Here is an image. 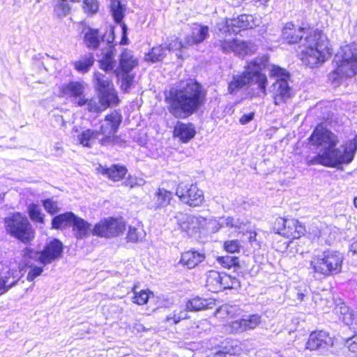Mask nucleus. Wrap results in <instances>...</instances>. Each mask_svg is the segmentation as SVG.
Returning <instances> with one entry per match:
<instances>
[{"label": "nucleus", "mask_w": 357, "mask_h": 357, "mask_svg": "<svg viewBox=\"0 0 357 357\" xmlns=\"http://www.w3.org/2000/svg\"><path fill=\"white\" fill-rule=\"evenodd\" d=\"M305 296V294L303 292H298L297 294V299L300 301H303Z\"/></svg>", "instance_id": "obj_63"}, {"label": "nucleus", "mask_w": 357, "mask_h": 357, "mask_svg": "<svg viewBox=\"0 0 357 357\" xmlns=\"http://www.w3.org/2000/svg\"><path fill=\"white\" fill-rule=\"evenodd\" d=\"M306 33L305 29L300 26H296L294 24L289 22L286 24L282 31V36L288 43H296L303 39Z\"/></svg>", "instance_id": "obj_24"}, {"label": "nucleus", "mask_w": 357, "mask_h": 357, "mask_svg": "<svg viewBox=\"0 0 357 357\" xmlns=\"http://www.w3.org/2000/svg\"><path fill=\"white\" fill-rule=\"evenodd\" d=\"M82 8L87 15H93L98 12L99 4L97 0H84Z\"/></svg>", "instance_id": "obj_48"}, {"label": "nucleus", "mask_w": 357, "mask_h": 357, "mask_svg": "<svg viewBox=\"0 0 357 357\" xmlns=\"http://www.w3.org/2000/svg\"><path fill=\"white\" fill-rule=\"evenodd\" d=\"M126 229L125 225L116 219L109 218L96 223L91 234L102 238H112L121 234Z\"/></svg>", "instance_id": "obj_13"}, {"label": "nucleus", "mask_w": 357, "mask_h": 357, "mask_svg": "<svg viewBox=\"0 0 357 357\" xmlns=\"http://www.w3.org/2000/svg\"><path fill=\"white\" fill-rule=\"evenodd\" d=\"M102 40V36L100 34L98 29H89L84 35V43L86 45L92 49L97 48L100 41Z\"/></svg>", "instance_id": "obj_36"}, {"label": "nucleus", "mask_w": 357, "mask_h": 357, "mask_svg": "<svg viewBox=\"0 0 357 357\" xmlns=\"http://www.w3.org/2000/svg\"><path fill=\"white\" fill-rule=\"evenodd\" d=\"M204 254L190 250L182 254L180 263L186 266L188 268H192L204 261Z\"/></svg>", "instance_id": "obj_28"}, {"label": "nucleus", "mask_w": 357, "mask_h": 357, "mask_svg": "<svg viewBox=\"0 0 357 357\" xmlns=\"http://www.w3.org/2000/svg\"><path fill=\"white\" fill-rule=\"evenodd\" d=\"M204 100L202 86L192 79L181 82L165 93L168 110L176 118H185L192 114Z\"/></svg>", "instance_id": "obj_2"}, {"label": "nucleus", "mask_w": 357, "mask_h": 357, "mask_svg": "<svg viewBox=\"0 0 357 357\" xmlns=\"http://www.w3.org/2000/svg\"><path fill=\"white\" fill-rule=\"evenodd\" d=\"M230 307L228 305H223L220 306L216 311L215 315L218 316L220 314H229Z\"/></svg>", "instance_id": "obj_59"}, {"label": "nucleus", "mask_w": 357, "mask_h": 357, "mask_svg": "<svg viewBox=\"0 0 357 357\" xmlns=\"http://www.w3.org/2000/svg\"><path fill=\"white\" fill-rule=\"evenodd\" d=\"M218 262L222 265V267L226 268H231L232 267H235L238 266V259L236 257L231 256H224V257H218L217 258Z\"/></svg>", "instance_id": "obj_47"}, {"label": "nucleus", "mask_w": 357, "mask_h": 357, "mask_svg": "<svg viewBox=\"0 0 357 357\" xmlns=\"http://www.w3.org/2000/svg\"><path fill=\"white\" fill-rule=\"evenodd\" d=\"M62 252V243L57 239H54L47 243L42 252L34 251L29 248L24 250V256L25 261L27 259H33V261L47 265L60 258Z\"/></svg>", "instance_id": "obj_9"}, {"label": "nucleus", "mask_w": 357, "mask_h": 357, "mask_svg": "<svg viewBox=\"0 0 357 357\" xmlns=\"http://www.w3.org/2000/svg\"><path fill=\"white\" fill-rule=\"evenodd\" d=\"M100 68L105 72L113 70L115 64L114 50L112 47L109 46L102 52V56L99 60Z\"/></svg>", "instance_id": "obj_29"}, {"label": "nucleus", "mask_w": 357, "mask_h": 357, "mask_svg": "<svg viewBox=\"0 0 357 357\" xmlns=\"http://www.w3.org/2000/svg\"><path fill=\"white\" fill-rule=\"evenodd\" d=\"M308 140L319 150L316 155L306 158L308 166L320 165L335 168L343 164H349L357 151V135L353 140L337 147L340 142L337 135L321 126L315 128Z\"/></svg>", "instance_id": "obj_1"}, {"label": "nucleus", "mask_w": 357, "mask_h": 357, "mask_svg": "<svg viewBox=\"0 0 357 357\" xmlns=\"http://www.w3.org/2000/svg\"><path fill=\"white\" fill-rule=\"evenodd\" d=\"M98 135V131L87 129L77 135V140L83 146L90 148L93 146Z\"/></svg>", "instance_id": "obj_34"}, {"label": "nucleus", "mask_w": 357, "mask_h": 357, "mask_svg": "<svg viewBox=\"0 0 357 357\" xmlns=\"http://www.w3.org/2000/svg\"><path fill=\"white\" fill-rule=\"evenodd\" d=\"M255 2H259L261 5H266L270 0H254Z\"/></svg>", "instance_id": "obj_64"}, {"label": "nucleus", "mask_w": 357, "mask_h": 357, "mask_svg": "<svg viewBox=\"0 0 357 357\" xmlns=\"http://www.w3.org/2000/svg\"><path fill=\"white\" fill-rule=\"evenodd\" d=\"M28 213L33 222L43 223L45 215L42 213L40 206L36 204H31L28 206Z\"/></svg>", "instance_id": "obj_42"}, {"label": "nucleus", "mask_w": 357, "mask_h": 357, "mask_svg": "<svg viewBox=\"0 0 357 357\" xmlns=\"http://www.w3.org/2000/svg\"><path fill=\"white\" fill-rule=\"evenodd\" d=\"M116 78L121 83V89L126 92L132 86L135 76L133 74H131L130 72L122 71L121 72V76Z\"/></svg>", "instance_id": "obj_43"}, {"label": "nucleus", "mask_w": 357, "mask_h": 357, "mask_svg": "<svg viewBox=\"0 0 357 357\" xmlns=\"http://www.w3.org/2000/svg\"><path fill=\"white\" fill-rule=\"evenodd\" d=\"M188 45L181 43L177 38H172L167 46V50L170 51L178 50L181 48H186Z\"/></svg>", "instance_id": "obj_54"}, {"label": "nucleus", "mask_w": 357, "mask_h": 357, "mask_svg": "<svg viewBox=\"0 0 357 357\" xmlns=\"http://www.w3.org/2000/svg\"><path fill=\"white\" fill-rule=\"evenodd\" d=\"M70 10V8L68 3L63 0H59L54 8V12L60 17L67 15Z\"/></svg>", "instance_id": "obj_50"}, {"label": "nucleus", "mask_w": 357, "mask_h": 357, "mask_svg": "<svg viewBox=\"0 0 357 357\" xmlns=\"http://www.w3.org/2000/svg\"><path fill=\"white\" fill-rule=\"evenodd\" d=\"M310 234L313 235L314 238H319L321 235L322 224L320 222L316 221L312 222L310 227Z\"/></svg>", "instance_id": "obj_55"}, {"label": "nucleus", "mask_w": 357, "mask_h": 357, "mask_svg": "<svg viewBox=\"0 0 357 357\" xmlns=\"http://www.w3.org/2000/svg\"><path fill=\"white\" fill-rule=\"evenodd\" d=\"M343 256L336 251H325L321 254L314 255L310 261V268L314 273L330 276L341 272Z\"/></svg>", "instance_id": "obj_6"}, {"label": "nucleus", "mask_w": 357, "mask_h": 357, "mask_svg": "<svg viewBox=\"0 0 357 357\" xmlns=\"http://www.w3.org/2000/svg\"><path fill=\"white\" fill-rule=\"evenodd\" d=\"M210 223L213 225L218 224V227L217 230H218L221 227H235L240 229L241 227V225L243 224L238 219H234L231 217H222L220 218L218 220L216 219H210Z\"/></svg>", "instance_id": "obj_37"}, {"label": "nucleus", "mask_w": 357, "mask_h": 357, "mask_svg": "<svg viewBox=\"0 0 357 357\" xmlns=\"http://www.w3.org/2000/svg\"><path fill=\"white\" fill-rule=\"evenodd\" d=\"M8 275L0 278V295L7 292L10 289L14 287L18 280V275H14V273H8Z\"/></svg>", "instance_id": "obj_40"}, {"label": "nucleus", "mask_w": 357, "mask_h": 357, "mask_svg": "<svg viewBox=\"0 0 357 357\" xmlns=\"http://www.w3.org/2000/svg\"><path fill=\"white\" fill-rule=\"evenodd\" d=\"M85 90V84L84 82H70L65 83L59 86V91L62 96L69 97L78 99L82 97Z\"/></svg>", "instance_id": "obj_21"}, {"label": "nucleus", "mask_w": 357, "mask_h": 357, "mask_svg": "<svg viewBox=\"0 0 357 357\" xmlns=\"http://www.w3.org/2000/svg\"><path fill=\"white\" fill-rule=\"evenodd\" d=\"M172 199V192L165 188H158L155 192L153 202L152 208L158 210L167 206Z\"/></svg>", "instance_id": "obj_27"}, {"label": "nucleus", "mask_w": 357, "mask_h": 357, "mask_svg": "<svg viewBox=\"0 0 357 357\" xmlns=\"http://www.w3.org/2000/svg\"><path fill=\"white\" fill-rule=\"evenodd\" d=\"M255 116L254 112H250L248 114H243L239 119L240 123L242 125H245L250 122Z\"/></svg>", "instance_id": "obj_57"}, {"label": "nucleus", "mask_w": 357, "mask_h": 357, "mask_svg": "<svg viewBox=\"0 0 357 357\" xmlns=\"http://www.w3.org/2000/svg\"><path fill=\"white\" fill-rule=\"evenodd\" d=\"M208 36V27L201 24H195L192 27L191 33L185 40L188 46L196 45L203 42Z\"/></svg>", "instance_id": "obj_23"}, {"label": "nucleus", "mask_w": 357, "mask_h": 357, "mask_svg": "<svg viewBox=\"0 0 357 357\" xmlns=\"http://www.w3.org/2000/svg\"><path fill=\"white\" fill-rule=\"evenodd\" d=\"M43 205L45 211L53 215L59 211V206L56 202L52 199H47L43 202Z\"/></svg>", "instance_id": "obj_53"}, {"label": "nucleus", "mask_w": 357, "mask_h": 357, "mask_svg": "<svg viewBox=\"0 0 357 357\" xmlns=\"http://www.w3.org/2000/svg\"><path fill=\"white\" fill-rule=\"evenodd\" d=\"M134 329H136L137 332L144 331V327L141 324H135L133 326Z\"/></svg>", "instance_id": "obj_61"}, {"label": "nucleus", "mask_w": 357, "mask_h": 357, "mask_svg": "<svg viewBox=\"0 0 357 357\" xmlns=\"http://www.w3.org/2000/svg\"><path fill=\"white\" fill-rule=\"evenodd\" d=\"M121 119V114L114 111L107 114L100 122V130L98 132L99 135H104V137L100 140L102 145L110 144L114 141V135L118 130Z\"/></svg>", "instance_id": "obj_15"}, {"label": "nucleus", "mask_w": 357, "mask_h": 357, "mask_svg": "<svg viewBox=\"0 0 357 357\" xmlns=\"http://www.w3.org/2000/svg\"><path fill=\"white\" fill-rule=\"evenodd\" d=\"M126 32H127V27H126V24H123L122 25L123 38L120 43L121 45H126L128 43V39L127 38V36H126Z\"/></svg>", "instance_id": "obj_60"}, {"label": "nucleus", "mask_w": 357, "mask_h": 357, "mask_svg": "<svg viewBox=\"0 0 357 357\" xmlns=\"http://www.w3.org/2000/svg\"><path fill=\"white\" fill-rule=\"evenodd\" d=\"M98 172L110 180L116 182L123 179L127 174L128 170L125 166L113 165L109 167L100 166Z\"/></svg>", "instance_id": "obj_25"}, {"label": "nucleus", "mask_w": 357, "mask_h": 357, "mask_svg": "<svg viewBox=\"0 0 357 357\" xmlns=\"http://www.w3.org/2000/svg\"><path fill=\"white\" fill-rule=\"evenodd\" d=\"M73 231L78 238H83L91 234V226L81 218L76 217L73 223Z\"/></svg>", "instance_id": "obj_30"}, {"label": "nucleus", "mask_w": 357, "mask_h": 357, "mask_svg": "<svg viewBox=\"0 0 357 357\" xmlns=\"http://www.w3.org/2000/svg\"><path fill=\"white\" fill-rule=\"evenodd\" d=\"M332 54V48L325 34L310 31L302 42L301 59L311 68L324 63Z\"/></svg>", "instance_id": "obj_4"}, {"label": "nucleus", "mask_w": 357, "mask_h": 357, "mask_svg": "<svg viewBox=\"0 0 357 357\" xmlns=\"http://www.w3.org/2000/svg\"><path fill=\"white\" fill-rule=\"evenodd\" d=\"M93 80L96 89L98 91V94H100V100L105 105L118 103L117 93L109 77L99 72H96L93 75Z\"/></svg>", "instance_id": "obj_12"}, {"label": "nucleus", "mask_w": 357, "mask_h": 357, "mask_svg": "<svg viewBox=\"0 0 357 357\" xmlns=\"http://www.w3.org/2000/svg\"><path fill=\"white\" fill-rule=\"evenodd\" d=\"M110 12L116 22H121L124 17L126 5L122 4L120 0H111Z\"/></svg>", "instance_id": "obj_38"}, {"label": "nucleus", "mask_w": 357, "mask_h": 357, "mask_svg": "<svg viewBox=\"0 0 357 357\" xmlns=\"http://www.w3.org/2000/svg\"><path fill=\"white\" fill-rule=\"evenodd\" d=\"M224 248L227 252L235 253L240 251L241 244L238 240L227 241L224 243Z\"/></svg>", "instance_id": "obj_52"}, {"label": "nucleus", "mask_w": 357, "mask_h": 357, "mask_svg": "<svg viewBox=\"0 0 357 357\" xmlns=\"http://www.w3.org/2000/svg\"><path fill=\"white\" fill-rule=\"evenodd\" d=\"M145 236L146 232L143 225L140 222H137L135 225L129 227L126 238L128 241L135 243L141 241Z\"/></svg>", "instance_id": "obj_35"}, {"label": "nucleus", "mask_w": 357, "mask_h": 357, "mask_svg": "<svg viewBox=\"0 0 357 357\" xmlns=\"http://www.w3.org/2000/svg\"><path fill=\"white\" fill-rule=\"evenodd\" d=\"M146 181L142 177H137L134 175H129L124 182V185L130 188L141 187L144 185Z\"/></svg>", "instance_id": "obj_49"}, {"label": "nucleus", "mask_w": 357, "mask_h": 357, "mask_svg": "<svg viewBox=\"0 0 357 357\" xmlns=\"http://www.w3.org/2000/svg\"><path fill=\"white\" fill-rule=\"evenodd\" d=\"M175 194L182 203L191 207L201 206L205 201L204 191L195 183L180 182Z\"/></svg>", "instance_id": "obj_10"}, {"label": "nucleus", "mask_w": 357, "mask_h": 357, "mask_svg": "<svg viewBox=\"0 0 357 357\" xmlns=\"http://www.w3.org/2000/svg\"><path fill=\"white\" fill-rule=\"evenodd\" d=\"M6 231L23 243H29L34 238V231L26 217L20 213H13L5 219Z\"/></svg>", "instance_id": "obj_7"}, {"label": "nucleus", "mask_w": 357, "mask_h": 357, "mask_svg": "<svg viewBox=\"0 0 357 357\" xmlns=\"http://www.w3.org/2000/svg\"><path fill=\"white\" fill-rule=\"evenodd\" d=\"M238 282L236 278H231L230 275L221 273V286L222 289L234 288Z\"/></svg>", "instance_id": "obj_51"}, {"label": "nucleus", "mask_w": 357, "mask_h": 357, "mask_svg": "<svg viewBox=\"0 0 357 357\" xmlns=\"http://www.w3.org/2000/svg\"><path fill=\"white\" fill-rule=\"evenodd\" d=\"M135 289L136 286H135L132 290L135 294V296L132 297V302L139 305L146 304L149 301L150 294L152 293L147 290H142L137 293Z\"/></svg>", "instance_id": "obj_45"}, {"label": "nucleus", "mask_w": 357, "mask_h": 357, "mask_svg": "<svg viewBox=\"0 0 357 357\" xmlns=\"http://www.w3.org/2000/svg\"><path fill=\"white\" fill-rule=\"evenodd\" d=\"M138 65V59L132 52L124 49L119 56V67L114 70L116 77L121 76V72H131Z\"/></svg>", "instance_id": "obj_19"}, {"label": "nucleus", "mask_w": 357, "mask_h": 357, "mask_svg": "<svg viewBox=\"0 0 357 357\" xmlns=\"http://www.w3.org/2000/svg\"><path fill=\"white\" fill-rule=\"evenodd\" d=\"M174 137L182 143H188L196 134L195 128L192 123L177 122L174 129Z\"/></svg>", "instance_id": "obj_22"}, {"label": "nucleus", "mask_w": 357, "mask_h": 357, "mask_svg": "<svg viewBox=\"0 0 357 357\" xmlns=\"http://www.w3.org/2000/svg\"><path fill=\"white\" fill-rule=\"evenodd\" d=\"M31 260H33V259H27L25 261L24 256L23 255V263L24 264V265L26 266H29V267L31 268L27 275V280H29V281H33L36 278L40 275L43 271V269L41 267H37V266L33 267L32 264L30 261Z\"/></svg>", "instance_id": "obj_46"}, {"label": "nucleus", "mask_w": 357, "mask_h": 357, "mask_svg": "<svg viewBox=\"0 0 357 357\" xmlns=\"http://www.w3.org/2000/svg\"><path fill=\"white\" fill-rule=\"evenodd\" d=\"M333 339L326 331L312 332L306 343V349L311 351L326 349L333 346Z\"/></svg>", "instance_id": "obj_18"}, {"label": "nucleus", "mask_w": 357, "mask_h": 357, "mask_svg": "<svg viewBox=\"0 0 357 357\" xmlns=\"http://www.w3.org/2000/svg\"><path fill=\"white\" fill-rule=\"evenodd\" d=\"M260 20L252 15H241L237 18L229 19L225 21V27H219L223 35L227 32L238 33L241 29H253L259 26Z\"/></svg>", "instance_id": "obj_16"}, {"label": "nucleus", "mask_w": 357, "mask_h": 357, "mask_svg": "<svg viewBox=\"0 0 357 357\" xmlns=\"http://www.w3.org/2000/svg\"><path fill=\"white\" fill-rule=\"evenodd\" d=\"M249 241L253 247H260V243L257 240V233L255 231L250 232Z\"/></svg>", "instance_id": "obj_58"}, {"label": "nucleus", "mask_w": 357, "mask_h": 357, "mask_svg": "<svg viewBox=\"0 0 357 357\" xmlns=\"http://www.w3.org/2000/svg\"><path fill=\"white\" fill-rule=\"evenodd\" d=\"M261 322V317L258 314L243 316L241 319L229 323L227 327L231 333H243L255 329Z\"/></svg>", "instance_id": "obj_17"}, {"label": "nucleus", "mask_w": 357, "mask_h": 357, "mask_svg": "<svg viewBox=\"0 0 357 357\" xmlns=\"http://www.w3.org/2000/svg\"><path fill=\"white\" fill-rule=\"evenodd\" d=\"M268 59L266 56L257 58L250 62L245 67V71L241 74L232 77L229 83L228 91L231 94L248 84L257 85V96L266 95L268 85L267 77L262 73L263 69L267 66Z\"/></svg>", "instance_id": "obj_3"}, {"label": "nucleus", "mask_w": 357, "mask_h": 357, "mask_svg": "<svg viewBox=\"0 0 357 357\" xmlns=\"http://www.w3.org/2000/svg\"><path fill=\"white\" fill-rule=\"evenodd\" d=\"M211 302L203 300L201 298H195L189 300L185 305V310L187 312H194L205 310L208 307Z\"/></svg>", "instance_id": "obj_39"}, {"label": "nucleus", "mask_w": 357, "mask_h": 357, "mask_svg": "<svg viewBox=\"0 0 357 357\" xmlns=\"http://www.w3.org/2000/svg\"><path fill=\"white\" fill-rule=\"evenodd\" d=\"M215 45L223 52H234L239 56L250 54L257 50V46L253 43L227 37V34L225 38L220 37L215 43Z\"/></svg>", "instance_id": "obj_11"}, {"label": "nucleus", "mask_w": 357, "mask_h": 357, "mask_svg": "<svg viewBox=\"0 0 357 357\" xmlns=\"http://www.w3.org/2000/svg\"><path fill=\"white\" fill-rule=\"evenodd\" d=\"M175 218L180 228L187 233H190L206 220L202 217H195L183 213H178Z\"/></svg>", "instance_id": "obj_20"}, {"label": "nucleus", "mask_w": 357, "mask_h": 357, "mask_svg": "<svg viewBox=\"0 0 357 357\" xmlns=\"http://www.w3.org/2000/svg\"><path fill=\"white\" fill-rule=\"evenodd\" d=\"M345 344L348 349L357 356V334L348 338Z\"/></svg>", "instance_id": "obj_56"}, {"label": "nucleus", "mask_w": 357, "mask_h": 357, "mask_svg": "<svg viewBox=\"0 0 357 357\" xmlns=\"http://www.w3.org/2000/svg\"><path fill=\"white\" fill-rule=\"evenodd\" d=\"M94 61L93 55L91 53H89L81 56L79 60L74 61L73 65L77 72L85 73L93 65Z\"/></svg>", "instance_id": "obj_32"}, {"label": "nucleus", "mask_w": 357, "mask_h": 357, "mask_svg": "<svg viewBox=\"0 0 357 357\" xmlns=\"http://www.w3.org/2000/svg\"><path fill=\"white\" fill-rule=\"evenodd\" d=\"M75 215L68 212L54 217L52 220V227L54 229L65 228L73 225Z\"/></svg>", "instance_id": "obj_33"}, {"label": "nucleus", "mask_w": 357, "mask_h": 357, "mask_svg": "<svg viewBox=\"0 0 357 357\" xmlns=\"http://www.w3.org/2000/svg\"><path fill=\"white\" fill-rule=\"evenodd\" d=\"M188 318L187 311L185 309H181V307L176 309L173 312L170 313L166 317V321L169 322L172 321L173 324H176L181 320Z\"/></svg>", "instance_id": "obj_44"}, {"label": "nucleus", "mask_w": 357, "mask_h": 357, "mask_svg": "<svg viewBox=\"0 0 357 357\" xmlns=\"http://www.w3.org/2000/svg\"><path fill=\"white\" fill-rule=\"evenodd\" d=\"M76 105L82 107L86 105V109L90 112H100L105 109L109 105H105L100 100V94L98 98L86 99L84 97H80L75 102Z\"/></svg>", "instance_id": "obj_26"}, {"label": "nucleus", "mask_w": 357, "mask_h": 357, "mask_svg": "<svg viewBox=\"0 0 357 357\" xmlns=\"http://www.w3.org/2000/svg\"><path fill=\"white\" fill-rule=\"evenodd\" d=\"M206 286L212 292L222 290L221 273L215 271H209L206 275Z\"/></svg>", "instance_id": "obj_31"}, {"label": "nucleus", "mask_w": 357, "mask_h": 357, "mask_svg": "<svg viewBox=\"0 0 357 357\" xmlns=\"http://www.w3.org/2000/svg\"><path fill=\"white\" fill-rule=\"evenodd\" d=\"M271 77H276V82L273 84V99L275 105L282 106L291 98V89L289 87L287 78L289 74L279 66L272 65L269 69Z\"/></svg>", "instance_id": "obj_8"}, {"label": "nucleus", "mask_w": 357, "mask_h": 357, "mask_svg": "<svg viewBox=\"0 0 357 357\" xmlns=\"http://www.w3.org/2000/svg\"><path fill=\"white\" fill-rule=\"evenodd\" d=\"M275 229L277 233L294 239L301 238L305 232V227L294 218H277Z\"/></svg>", "instance_id": "obj_14"}, {"label": "nucleus", "mask_w": 357, "mask_h": 357, "mask_svg": "<svg viewBox=\"0 0 357 357\" xmlns=\"http://www.w3.org/2000/svg\"><path fill=\"white\" fill-rule=\"evenodd\" d=\"M166 50L161 45L153 47L152 50L147 54H146L144 59L147 61H151L153 63L159 61L163 59L166 55Z\"/></svg>", "instance_id": "obj_41"}, {"label": "nucleus", "mask_w": 357, "mask_h": 357, "mask_svg": "<svg viewBox=\"0 0 357 357\" xmlns=\"http://www.w3.org/2000/svg\"><path fill=\"white\" fill-rule=\"evenodd\" d=\"M333 68L328 78L337 84L344 78L357 75V46L347 45L342 47L334 56Z\"/></svg>", "instance_id": "obj_5"}, {"label": "nucleus", "mask_w": 357, "mask_h": 357, "mask_svg": "<svg viewBox=\"0 0 357 357\" xmlns=\"http://www.w3.org/2000/svg\"><path fill=\"white\" fill-rule=\"evenodd\" d=\"M351 252L357 254V240L351 245Z\"/></svg>", "instance_id": "obj_62"}]
</instances>
